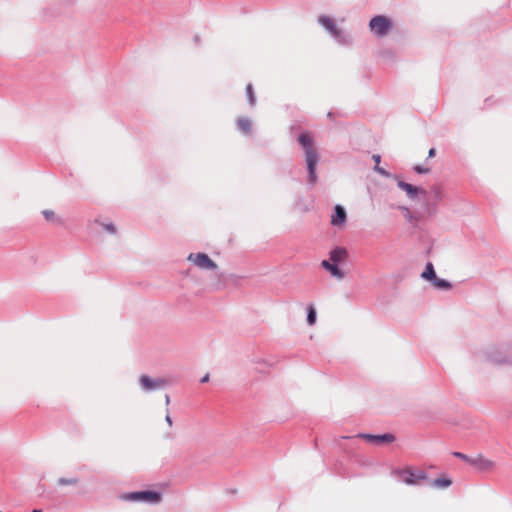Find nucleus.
<instances>
[{"mask_svg":"<svg viewBox=\"0 0 512 512\" xmlns=\"http://www.w3.org/2000/svg\"><path fill=\"white\" fill-rule=\"evenodd\" d=\"M78 483V479L77 478H59L58 479V484L61 485V486H65V485H76Z\"/></svg>","mask_w":512,"mask_h":512,"instance_id":"412c9836","label":"nucleus"},{"mask_svg":"<svg viewBox=\"0 0 512 512\" xmlns=\"http://www.w3.org/2000/svg\"><path fill=\"white\" fill-rule=\"evenodd\" d=\"M187 260L203 270H215L218 265L205 253H191Z\"/></svg>","mask_w":512,"mask_h":512,"instance_id":"39448f33","label":"nucleus"},{"mask_svg":"<svg viewBox=\"0 0 512 512\" xmlns=\"http://www.w3.org/2000/svg\"><path fill=\"white\" fill-rule=\"evenodd\" d=\"M246 93H247V97H248V101H249L250 105H254L255 104V95H254L252 84H248L246 86Z\"/></svg>","mask_w":512,"mask_h":512,"instance_id":"aec40b11","label":"nucleus"},{"mask_svg":"<svg viewBox=\"0 0 512 512\" xmlns=\"http://www.w3.org/2000/svg\"><path fill=\"white\" fill-rule=\"evenodd\" d=\"M166 421H167V423H168V425H169V426H171V425H172V419H171L170 415H167V416H166Z\"/></svg>","mask_w":512,"mask_h":512,"instance_id":"cd10ccee","label":"nucleus"},{"mask_svg":"<svg viewBox=\"0 0 512 512\" xmlns=\"http://www.w3.org/2000/svg\"><path fill=\"white\" fill-rule=\"evenodd\" d=\"M453 456L457 457V458H460L462 460H464L465 462H467L469 465H470V461L473 460V458H470L469 456L461 453V452H454L453 453Z\"/></svg>","mask_w":512,"mask_h":512,"instance_id":"5701e85b","label":"nucleus"},{"mask_svg":"<svg viewBox=\"0 0 512 512\" xmlns=\"http://www.w3.org/2000/svg\"><path fill=\"white\" fill-rule=\"evenodd\" d=\"M372 159H373V160H374V162H375L374 170H375L376 172H378L379 174L383 175V176H388V173H387L383 168H381V167H380V165H379V164H380V161H381V157H380V155H378V154H374V155L372 156Z\"/></svg>","mask_w":512,"mask_h":512,"instance_id":"f3484780","label":"nucleus"},{"mask_svg":"<svg viewBox=\"0 0 512 512\" xmlns=\"http://www.w3.org/2000/svg\"><path fill=\"white\" fill-rule=\"evenodd\" d=\"M346 218L347 215L345 209L340 205H336L335 213L331 217V224L333 226L343 227L346 222Z\"/></svg>","mask_w":512,"mask_h":512,"instance_id":"6e6552de","label":"nucleus"},{"mask_svg":"<svg viewBox=\"0 0 512 512\" xmlns=\"http://www.w3.org/2000/svg\"><path fill=\"white\" fill-rule=\"evenodd\" d=\"M209 381V374H206L202 379H201V383H206Z\"/></svg>","mask_w":512,"mask_h":512,"instance_id":"bb28decb","label":"nucleus"},{"mask_svg":"<svg viewBox=\"0 0 512 512\" xmlns=\"http://www.w3.org/2000/svg\"><path fill=\"white\" fill-rule=\"evenodd\" d=\"M126 501H144L149 503H158L161 501V494L154 491L131 492L121 496Z\"/></svg>","mask_w":512,"mask_h":512,"instance_id":"20e7f679","label":"nucleus"},{"mask_svg":"<svg viewBox=\"0 0 512 512\" xmlns=\"http://www.w3.org/2000/svg\"><path fill=\"white\" fill-rule=\"evenodd\" d=\"M436 154V150L434 148H431L428 152V157H434Z\"/></svg>","mask_w":512,"mask_h":512,"instance_id":"a878e982","label":"nucleus"},{"mask_svg":"<svg viewBox=\"0 0 512 512\" xmlns=\"http://www.w3.org/2000/svg\"><path fill=\"white\" fill-rule=\"evenodd\" d=\"M237 127L241 132L249 134L251 131L252 123L247 118H239L237 121Z\"/></svg>","mask_w":512,"mask_h":512,"instance_id":"2eb2a0df","label":"nucleus"},{"mask_svg":"<svg viewBox=\"0 0 512 512\" xmlns=\"http://www.w3.org/2000/svg\"><path fill=\"white\" fill-rule=\"evenodd\" d=\"M432 284L439 289H449L451 287V284L448 281L437 277L432 281Z\"/></svg>","mask_w":512,"mask_h":512,"instance_id":"a211bd4d","label":"nucleus"},{"mask_svg":"<svg viewBox=\"0 0 512 512\" xmlns=\"http://www.w3.org/2000/svg\"><path fill=\"white\" fill-rule=\"evenodd\" d=\"M0 512H2V511L0 510Z\"/></svg>","mask_w":512,"mask_h":512,"instance_id":"c756f323","label":"nucleus"},{"mask_svg":"<svg viewBox=\"0 0 512 512\" xmlns=\"http://www.w3.org/2000/svg\"><path fill=\"white\" fill-rule=\"evenodd\" d=\"M452 480L446 476H441L439 478H436L432 482V486L439 489H445L451 486Z\"/></svg>","mask_w":512,"mask_h":512,"instance_id":"4468645a","label":"nucleus"},{"mask_svg":"<svg viewBox=\"0 0 512 512\" xmlns=\"http://www.w3.org/2000/svg\"><path fill=\"white\" fill-rule=\"evenodd\" d=\"M32 512H42L41 509H34Z\"/></svg>","mask_w":512,"mask_h":512,"instance_id":"c85d7f7f","label":"nucleus"},{"mask_svg":"<svg viewBox=\"0 0 512 512\" xmlns=\"http://www.w3.org/2000/svg\"><path fill=\"white\" fill-rule=\"evenodd\" d=\"M393 28V21L384 15L374 16L369 22V29L377 38H384L388 36Z\"/></svg>","mask_w":512,"mask_h":512,"instance_id":"f03ea898","label":"nucleus"},{"mask_svg":"<svg viewBox=\"0 0 512 512\" xmlns=\"http://www.w3.org/2000/svg\"><path fill=\"white\" fill-rule=\"evenodd\" d=\"M395 474L407 485H419L427 479L425 471L421 469L414 470L411 467L398 470Z\"/></svg>","mask_w":512,"mask_h":512,"instance_id":"7ed1b4c3","label":"nucleus"},{"mask_svg":"<svg viewBox=\"0 0 512 512\" xmlns=\"http://www.w3.org/2000/svg\"><path fill=\"white\" fill-rule=\"evenodd\" d=\"M347 258V251L344 248L337 247L330 252V261L340 263Z\"/></svg>","mask_w":512,"mask_h":512,"instance_id":"ddd939ff","label":"nucleus"},{"mask_svg":"<svg viewBox=\"0 0 512 512\" xmlns=\"http://www.w3.org/2000/svg\"><path fill=\"white\" fill-rule=\"evenodd\" d=\"M104 228L111 233L116 232V228L113 224H106V225H104Z\"/></svg>","mask_w":512,"mask_h":512,"instance_id":"393cba45","label":"nucleus"},{"mask_svg":"<svg viewBox=\"0 0 512 512\" xmlns=\"http://www.w3.org/2000/svg\"><path fill=\"white\" fill-rule=\"evenodd\" d=\"M319 22L334 36H340V30L336 27L335 22L328 16H321Z\"/></svg>","mask_w":512,"mask_h":512,"instance_id":"f8f14e48","label":"nucleus"},{"mask_svg":"<svg viewBox=\"0 0 512 512\" xmlns=\"http://www.w3.org/2000/svg\"><path fill=\"white\" fill-rule=\"evenodd\" d=\"M307 322L310 326L314 325L316 322V311L312 306L308 307Z\"/></svg>","mask_w":512,"mask_h":512,"instance_id":"6ab92c4d","label":"nucleus"},{"mask_svg":"<svg viewBox=\"0 0 512 512\" xmlns=\"http://www.w3.org/2000/svg\"><path fill=\"white\" fill-rule=\"evenodd\" d=\"M470 465L483 471L490 470L494 467L492 460L487 459L481 455L473 458V460L470 461Z\"/></svg>","mask_w":512,"mask_h":512,"instance_id":"1a4fd4ad","label":"nucleus"},{"mask_svg":"<svg viewBox=\"0 0 512 512\" xmlns=\"http://www.w3.org/2000/svg\"><path fill=\"white\" fill-rule=\"evenodd\" d=\"M42 214L47 221L53 222L56 220V216L53 210H43Z\"/></svg>","mask_w":512,"mask_h":512,"instance_id":"4be33fe9","label":"nucleus"},{"mask_svg":"<svg viewBox=\"0 0 512 512\" xmlns=\"http://www.w3.org/2000/svg\"><path fill=\"white\" fill-rule=\"evenodd\" d=\"M298 141L305 152V160L309 172V180L311 183L316 182V166L318 164L319 155L314 145V139L308 132L302 133L298 137Z\"/></svg>","mask_w":512,"mask_h":512,"instance_id":"f257e3e1","label":"nucleus"},{"mask_svg":"<svg viewBox=\"0 0 512 512\" xmlns=\"http://www.w3.org/2000/svg\"><path fill=\"white\" fill-rule=\"evenodd\" d=\"M140 384L144 390L149 391L165 386L167 384V381L161 378L151 379L147 375H142L140 377Z\"/></svg>","mask_w":512,"mask_h":512,"instance_id":"423d86ee","label":"nucleus"},{"mask_svg":"<svg viewBox=\"0 0 512 512\" xmlns=\"http://www.w3.org/2000/svg\"><path fill=\"white\" fill-rule=\"evenodd\" d=\"M398 187L405 191L410 198L416 197L418 194L426 195V191L420 187L411 185L404 181L398 182Z\"/></svg>","mask_w":512,"mask_h":512,"instance_id":"9d476101","label":"nucleus"},{"mask_svg":"<svg viewBox=\"0 0 512 512\" xmlns=\"http://www.w3.org/2000/svg\"><path fill=\"white\" fill-rule=\"evenodd\" d=\"M414 170H415L417 173H419V174H427V173H429V172H430V168H428V167H423V166H421V165H416V166L414 167Z\"/></svg>","mask_w":512,"mask_h":512,"instance_id":"b1692460","label":"nucleus"},{"mask_svg":"<svg viewBox=\"0 0 512 512\" xmlns=\"http://www.w3.org/2000/svg\"><path fill=\"white\" fill-rule=\"evenodd\" d=\"M422 278L429 280L431 282L436 278V274L432 263H427L426 268L422 273Z\"/></svg>","mask_w":512,"mask_h":512,"instance_id":"dca6fc26","label":"nucleus"},{"mask_svg":"<svg viewBox=\"0 0 512 512\" xmlns=\"http://www.w3.org/2000/svg\"><path fill=\"white\" fill-rule=\"evenodd\" d=\"M322 267L329 271L332 276L336 277L337 279H343L344 278V272L339 269L337 266V263H331L328 260H323L321 263Z\"/></svg>","mask_w":512,"mask_h":512,"instance_id":"9b49d317","label":"nucleus"},{"mask_svg":"<svg viewBox=\"0 0 512 512\" xmlns=\"http://www.w3.org/2000/svg\"><path fill=\"white\" fill-rule=\"evenodd\" d=\"M357 438H362L371 443L382 444V443H391L395 440L394 435L392 434H382V435H372V434H358Z\"/></svg>","mask_w":512,"mask_h":512,"instance_id":"0eeeda50","label":"nucleus"}]
</instances>
